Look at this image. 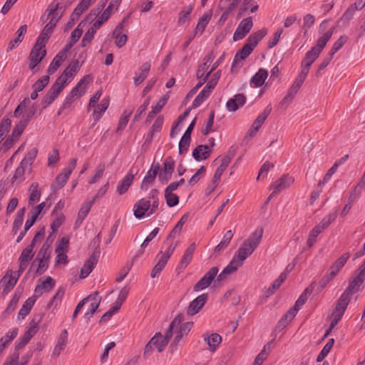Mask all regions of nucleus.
I'll return each mask as SVG.
<instances>
[{
  "label": "nucleus",
  "mask_w": 365,
  "mask_h": 365,
  "mask_svg": "<svg viewBox=\"0 0 365 365\" xmlns=\"http://www.w3.org/2000/svg\"><path fill=\"white\" fill-rule=\"evenodd\" d=\"M263 228L257 227L247 239H246L237 252L234 257L243 264L244 261L250 256L261 242L263 235Z\"/></svg>",
  "instance_id": "obj_1"
},
{
  "label": "nucleus",
  "mask_w": 365,
  "mask_h": 365,
  "mask_svg": "<svg viewBox=\"0 0 365 365\" xmlns=\"http://www.w3.org/2000/svg\"><path fill=\"white\" fill-rule=\"evenodd\" d=\"M158 193V190L153 189L148 197L142 198L135 202L133 210L136 218L141 219L145 216H150L157 211L159 205Z\"/></svg>",
  "instance_id": "obj_2"
},
{
  "label": "nucleus",
  "mask_w": 365,
  "mask_h": 365,
  "mask_svg": "<svg viewBox=\"0 0 365 365\" xmlns=\"http://www.w3.org/2000/svg\"><path fill=\"white\" fill-rule=\"evenodd\" d=\"M267 34L266 29H262L252 34L246 40L245 43L235 54L232 67L235 66L240 61L246 59L257 46V43Z\"/></svg>",
  "instance_id": "obj_3"
},
{
  "label": "nucleus",
  "mask_w": 365,
  "mask_h": 365,
  "mask_svg": "<svg viewBox=\"0 0 365 365\" xmlns=\"http://www.w3.org/2000/svg\"><path fill=\"white\" fill-rule=\"evenodd\" d=\"M365 279V263L363 264L356 269L353 276L349 279V284L344 293L351 297L354 294L360 291L361 286Z\"/></svg>",
  "instance_id": "obj_4"
},
{
  "label": "nucleus",
  "mask_w": 365,
  "mask_h": 365,
  "mask_svg": "<svg viewBox=\"0 0 365 365\" xmlns=\"http://www.w3.org/2000/svg\"><path fill=\"white\" fill-rule=\"evenodd\" d=\"M183 316L181 314H178L174 319L172 321L169 326L168 330L166 331L165 336L161 334H156L153 337H157V341L153 344L154 347H156L159 352L164 350L165 346L168 345L170 338L172 337L173 331L175 327H178L180 323L182 321Z\"/></svg>",
  "instance_id": "obj_5"
},
{
  "label": "nucleus",
  "mask_w": 365,
  "mask_h": 365,
  "mask_svg": "<svg viewBox=\"0 0 365 365\" xmlns=\"http://www.w3.org/2000/svg\"><path fill=\"white\" fill-rule=\"evenodd\" d=\"M178 245V241L172 242L168 245V247L164 252L160 251L158 253L157 257H159L160 259L151 271L150 276L152 278H155L165 267L169 258L175 251Z\"/></svg>",
  "instance_id": "obj_6"
},
{
  "label": "nucleus",
  "mask_w": 365,
  "mask_h": 365,
  "mask_svg": "<svg viewBox=\"0 0 365 365\" xmlns=\"http://www.w3.org/2000/svg\"><path fill=\"white\" fill-rule=\"evenodd\" d=\"M351 297L346 293L343 292L336 302L335 309L332 312L331 327H334L341 320L350 301Z\"/></svg>",
  "instance_id": "obj_7"
},
{
  "label": "nucleus",
  "mask_w": 365,
  "mask_h": 365,
  "mask_svg": "<svg viewBox=\"0 0 365 365\" xmlns=\"http://www.w3.org/2000/svg\"><path fill=\"white\" fill-rule=\"evenodd\" d=\"M80 67L79 61L78 60L74 61L65 68L55 82L64 88L73 79L80 70Z\"/></svg>",
  "instance_id": "obj_8"
},
{
  "label": "nucleus",
  "mask_w": 365,
  "mask_h": 365,
  "mask_svg": "<svg viewBox=\"0 0 365 365\" xmlns=\"http://www.w3.org/2000/svg\"><path fill=\"white\" fill-rule=\"evenodd\" d=\"M45 45L40 42H36L32 48L29 56V68L34 70L44 58L46 55Z\"/></svg>",
  "instance_id": "obj_9"
},
{
  "label": "nucleus",
  "mask_w": 365,
  "mask_h": 365,
  "mask_svg": "<svg viewBox=\"0 0 365 365\" xmlns=\"http://www.w3.org/2000/svg\"><path fill=\"white\" fill-rule=\"evenodd\" d=\"M77 159L73 158L70 160L69 164L60 174L57 175L55 181L52 183L53 190H59L64 186L69 178L73 170L76 168Z\"/></svg>",
  "instance_id": "obj_10"
},
{
  "label": "nucleus",
  "mask_w": 365,
  "mask_h": 365,
  "mask_svg": "<svg viewBox=\"0 0 365 365\" xmlns=\"http://www.w3.org/2000/svg\"><path fill=\"white\" fill-rule=\"evenodd\" d=\"M218 268L217 267H211L207 272L195 284L194 292H200L208 287L214 279L217 277Z\"/></svg>",
  "instance_id": "obj_11"
},
{
  "label": "nucleus",
  "mask_w": 365,
  "mask_h": 365,
  "mask_svg": "<svg viewBox=\"0 0 365 365\" xmlns=\"http://www.w3.org/2000/svg\"><path fill=\"white\" fill-rule=\"evenodd\" d=\"M252 27L253 21L252 17L242 19L233 34V40L236 41L244 38L250 33Z\"/></svg>",
  "instance_id": "obj_12"
},
{
  "label": "nucleus",
  "mask_w": 365,
  "mask_h": 365,
  "mask_svg": "<svg viewBox=\"0 0 365 365\" xmlns=\"http://www.w3.org/2000/svg\"><path fill=\"white\" fill-rule=\"evenodd\" d=\"M192 322L183 323L178 327L174 328V331H176V335L174 338L173 343L170 346L171 351L173 352L177 350L178 344L184 336H187L192 327Z\"/></svg>",
  "instance_id": "obj_13"
},
{
  "label": "nucleus",
  "mask_w": 365,
  "mask_h": 365,
  "mask_svg": "<svg viewBox=\"0 0 365 365\" xmlns=\"http://www.w3.org/2000/svg\"><path fill=\"white\" fill-rule=\"evenodd\" d=\"M272 112V107L270 105L267 106L262 113H260L253 122L250 129L248 130L247 136L250 138L254 137L262 125L264 123L268 115Z\"/></svg>",
  "instance_id": "obj_14"
},
{
  "label": "nucleus",
  "mask_w": 365,
  "mask_h": 365,
  "mask_svg": "<svg viewBox=\"0 0 365 365\" xmlns=\"http://www.w3.org/2000/svg\"><path fill=\"white\" fill-rule=\"evenodd\" d=\"M175 168V160L171 157H168L163 161V168L159 170L158 178L162 182H168L172 175Z\"/></svg>",
  "instance_id": "obj_15"
},
{
  "label": "nucleus",
  "mask_w": 365,
  "mask_h": 365,
  "mask_svg": "<svg viewBox=\"0 0 365 365\" xmlns=\"http://www.w3.org/2000/svg\"><path fill=\"white\" fill-rule=\"evenodd\" d=\"M207 299V294H202L198 296L190 303L187 310V314L190 316H193L197 314L204 307Z\"/></svg>",
  "instance_id": "obj_16"
},
{
  "label": "nucleus",
  "mask_w": 365,
  "mask_h": 365,
  "mask_svg": "<svg viewBox=\"0 0 365 365\" xmlns=\"http://www.w3.org/2000/svg\"><path fill=\"white\" fill-rule=\"evenodd\" d=\"M63 90V88L55 82L42 99L41 103L43 108H46L53 103Z\"/></svg>",
  "instance_id": "obj_17"
},
{
  "label": "nucleus",
  "mask_w": 365,
  "mask_h": 365,
  "mask_svg": "<svg viewBox=\"0 0 365 365\" xmlns=\"http://www.w3.org/2000/svg\"><path fill=\"white\" fill-rule=\"evenodd\" d=\"M18 281V276L14 274L13 272L9 270L0 281V287L3 288V292L7 294L16 285Z\"/></svg>",
  "instance_id": "obj_18"
},
{
  "label": "nucleus",
  "mask_w": 365,
  "mask_h": 365,
  "mask_svg": "<svg viewBox=\"0 0 365 365\" xmlns=\"http://www.w3.org/2000/svg\"><path fill=\"white\" fill-rule=\"evenodd\" d=\"M294 181V179L293 177L289 175H283L279 180L272 184L271 188L274 190V193H279L289 187Z\"/></svg>",
  "instance_id": "obj_19"
},
{
  "label": "nucleus",
  "mask_w": 365,
  "mask_h": 365,
  "mask_svg": "<svg viewBox=\"0 0 365 365\" xmlns=\"http://www.w3.org/2000/svg\"><path fill=\"white\" fill-rule=\"evenodd\" d=\"M91 81V78L90 76H85L83 78H81L79 82L76 84V86L71 90L69 94L75 98L78 99L81 96H83L86 91L88 84Z\"/></svg>",
  "instance_id": "obj_20"
},
{
  "label": "nucleus",
  "mask_w": 365,
  "mask_h": 365,
  "mask_svg": "<svg viewBox=\"0 0 365 365\" xmlns=\"http://www.w3.org/2000/svg\"><path fill=\"white\" fill-rule=\"evenodd\" d=\"M55 286V280L51 277H47L45 280L41 281L39 280L34 290L35 295L36 298L40 297L43 292H49L51 291Z\"/></svg>",
  "instance_id": "obj_21"
},
{
  "label": "nucleus",
  "mask_w": 365,
  "mask_h": 365,
  "mask_svg": "<svg viewBox=\"0 0 365 365\" xmlns=\"http://www.w3.org/2000/svg\"><path fill=\"white\" fill-rule=\"evenodd\" d=\"M242 263H240L234 257L230 263L223 269L221 273L217 275V280L218 282L223 281L227 277L235 272L239 267H242Z\"/></svg>",
  "instance_id": "obj_22"
},
{
  "label": "nucleus",
  "mask_w": 365,
  "mask_h": 365,
  "mask_svg": "<svg viewBox=\"0 0 365 365\" xmlns=\"http://www.w3.org/2000/svg\"><path fill=\"white\" fill-rule=\"evenodd\" d=\"M349 258V253L346 252L341 255L329 268L327 272L332 277H335L344 266Z\"/></svg>",
  "instance_id": "obj_23"
},
{
  "label": "nucleus",
  "mask_w": 365,
  "mask_h": 365,
  "mask_svg": "<svg viewBox=\"0 0 365 365\" xmlns=\"http://www.w3.org/2000/svg\"><path fill=\"white\" fill-rule=\"evenodd\" d=\"M41 255L37 272L42 274L48 267V262L50 259L51 252L48 251V246L43 245L40 250L38 256Z\"/></svg>",
  "instance_id": "obj_24"
},
{
  "label": "nucleus",
  "mask_w": 365,
  "mask_h": 365,
  "mask_svg": "<svg viewBox=\"0 0 365 365\" xmlns=\"http://www.w3.org/2000/svg\"><path fill=\"white\" fill-rule=\"evenodd\" d=\"M68 342V332L66 329H64L60 334L57 342L53 348L52 356L53 357H58L66 348Z\"/></svg>",
  "instance_id": "obj_25"
},
{
  "label": "nucleus",
  "mask_w": 365,
  "mask_h": 365,
  "mask_svg": "<svg viewBox=\"0 0 365 365\" xmlns=\"http://www.w3.org/2000/svg\"><path fill=\"white\" fill-rule=\"evenodd\" d=\"M245 102L246 97L243 94L239 93L227 101L226 107L229 111L234 112L244 106Z\"/></svg>",
  "instance_id": "obj_26"
},
{
  "label": "nucleus",
  "mask_w": 365,
  "mask_h": 365,
  "mask_svg": "<svg viewBox=\"0 0 365 365\" xmlns=\"http://www.w3.org/2000/svg\"><path fill=\"white\" fill-rule=\"evenodd\" d=\"M196 244L192 242L190 245V246L186 249L180 262L178 267V269L183 270L185 269L190 262L192 259L193 253L195 250Z\"/></svg>",
  "instance_id": "obj_27"
},
{
  "label": "nucleus",
  "mask_w": 365,
  "mask_h": 365,
  "mask_svg": "<svg viewBox=\"0 0 365 365\" xmlns=\"http://www.w3.org/2000/svg\"><path fill=\"white\" fill-rule=\"evenodd\" d=\"M31 167L30 165H26V160H21L19 167L16 169L13 176V182L18 181L22 182L24 180L26 173H30Z\"/></svg>",
  "instance_id": "obj_28"
},
{
  "label": "nucleus",
  "mask_w": 365,
  "mask_h": 365,
  "mask_svg": "<svg viewBox=\"0 0 365 365\" xmlns=\"http://www.w3.org/2000/svg\"><path fill=\"white\" fill-rule=\"evenodd\" d=\"M187 220V215H184L180 220L178 222V223L175 225L174 228L171 230L169 235L167 237L166 241L165 242V244H168V245L172 242H174L173 240L180 235L182 226L186 222Z\"/></svg>",
  "instance_id": "obj_29"
},
{
  "label": "nucleus",
  "mask_w": 365,
  "mask_h": 365,
  "mask_svg": "<svg viewBox=\"0 0 365 365\" xmlns=\"http://www.w3.org/2000/svg\"><path fill=\"white\" fill-rule=\"evenodd\" d=\"M94 202L95 198H93L91 200L86 201V202L83 203L78 213V217L75 223L76 226H79L80 225H81L84 219L89 213Z\"/></svg>",
  "instance_id": "obj_30"
},
{
  "label": "nucleus",
  "mask_w": 365,
  "mask_h": 365,
  "mask_svg": "<svg viewBox=\"0 0 365 365\" xmlns=\"http://www.w3.org/2000/svg\"><path fill=\"white\" fill-rule=\"evenodd\" d=\"M203 338L204 341L209 346L210 351L212 352L216 350L217 347L222 341L221 336L216 333L204 334Z\"/></svg>",
  "instance_id": "obj_31"
},
{
  "label": "nucleus",
  "mask_w": 365,
  "mask_h": 365,
  "mask_svg": "<svg viewBox=\"0 0 365 365\" xmlns=\"http://www.w3.org/2000/svg\"><path fill=\"white\" fill-rule=\"evenodd\" d=\"M97 263V259L94 255L91 256L84 263L81 269L80 278L84 279L87 277L89 274L93 271L95 265Z\"/></svg>",
  "instance_id": "obj_32"
},
{
  "label": "nucleus",
  "mask_w": 365,
  "mask_h": 365,
  "mask_svg": "<svg viewBox=\"0 0 365 365\" xmlns=\"http://www.w3.org/2000/svg\"><path fill=\"white\" fill-rule=\"evenodd\" d=\"M211 152L208 145H200L192 151V156L196 160L200 161L208 158Z\"/></svg>",
  "instance_id": "obj_33"
},
{
  "label": "nucleus",
  "mask_w": 365,
  "mask_h": 365,
  "mask_svg": "<svg viewBox=\"0 0 365 365\" xmlns=\"http://www.w3.org/2000/svg\"><path fill=\"white\" fill-rule=\"evenodd\" d=\"M214 58H215V56L212 53H208L204 58L203 63H202L199 66V68L197 71L196 76H197V79H201L205 76V73L207 70L209 66H210V63L213 61Z\"/></svg>",
  "instance_id": "obj_34"
},
{
  "label": "nucleus",
  "mask_w": 365,
  "mask_h": 365,
  "mask_svg": "<svg viewBox=\"0 0 365 365\" xmlns=\"http://www.w3.org/2000/svg\"><path fill=\"white\" fill-rule=\"evenodd\" d=\"M268 76V72L264 68H259V71L252 76L250 84L255 87L262 86Z\"/></svg>",
  "instance_id": "obj_35"
},
{
  "label": "nucleus",
  "mask_w": 365,
  "mask_h": 365,
  "mask_svg": "<svg viewBox=\"0 0 365 365\" xmlns=\"http://www.w3.org/2000/svg\"><path fill=\"white\" fill-rule=\"evenodd\" d=\"M96 0H81L72 13V19H78Z\"/></svg>",
  "instance_id": "obj_36"
},
{
  "label": "nucleus",
  "mask_w": 365,
  "mask_h": 365,
  "mask_svg": "<svg viewBox=\"0 0 365 365\" xmlns=\"http://www.w3.org/2000/svg\"><path fill=\"white\" fill-rule=\"evenodd\" d=\"M112 14V2L110 3L107 9L99 16L97 17L96 20L92 25V27L98 30L101 25L107 21Z\"/></svg>",
  "instance_id": "obj_37"
},
{
  "label": "nucleus",
  "mask_w": 365,
  "mask_h": 365,
  "mask_svg": "<svg viewBox=\"0 0 365 365\" xmlns=\"http://www.w3.org/2000/svg\"><path fill=\"white\" fill-rule=\"evenodd\" d=\"M334 31V27L330 28L322 37H320L318 39L317 43L315 46L312 47L313 48H315L316 51L321 52L323 51L324 48L325 47L327 43L330 40L331 38Z\"/></svg>",
  "instance_id": "obj_38"
},
{
  "label": "nucleus",
  "mask_w": 365,
  "mask_h": 365,
  "mask_svg": "<svg viewBox=\"0 0 365 365\" xmlns=\"http://www.w3.org/2000/svg\"><path fill=\"white\" fill-rule=\"evenodd\" d=\"M65 60L64 52H59L50 63L47 69L48 74L51 75L55 73Z\"/></svg>",
  "instance_id": "obj_39"
},
{
  "label": "nucleus",
  "mask_w": 365,
  "mask_h": 365,
  "mask_svg": "<svg viewBox=\"0 0 365 365\" xmlns=\"http://www.w3.org/2000/svg\"><path fill=\"white\" fill-rule=\"evenodd\" d=\"M133 175L131 173L127 174L124 178L118 183L117 186V191L120 195L124 194L132 185L133 181Z\"/></svg>",
  "instance_id": "obj_40"
},
{
  "label": "nucleus",
  "mask_w": 365,
  "mask_h": 365,
  "mask_svg": "<svg viewBox=\"0 0 365 365\" xmlns=\"http://www.w3.org/2000/svg\"><path fill=\"white\" fill-rule=\"evenodd\" d=\"M150 62H145L142 65L140 68V73L138 75L136 73V76L134 78L135 85L140 84L147 78L150 70Z\"/></svg>",
  "instance_id": "obj_41"
},
{
  "label": "nucleus",
  "mask_w": 365,
  "mask_h": 365,
  "mask_svg": "<svg viewBox=\"0 0 365 365\" xmlns=\"http://www.w3.org/2000/svg\"><path fill=\"white\" fill-rule=\"evenodd\" d=\"M109 105V101L107 98H103L101 100L99 105H98L93 113V118L95 121H98L106 110Z\"/></svg>",
  "instance_id": "obj_42"
},
{
  "label": "nucleus",
  "mask_w": 365,
  "mask_h": 365,
  "mask_svg": "<svg viewBox=\"0 0 365 365\" xmlns=\"http://www.w3.org/2000/svg\"><path fill=\"white\" fill-rule=\"evenodd\" d=\"M160 169L159 163L153 164L151 168L146 173L145 176L143 178L142 187H143L145 184L151 183L154 179L155 178L157 174L158 173Z\"/></svg>",
  "instance_id": "obj_43"
},
{
  "label": "nucleus",
  "mask_w": 365,
  "mask_h": 365,
  "mask_svg": "<svg viewBox=\"0 0 365 365\" xmlns=\"http://www.w3.org/2000/svg\"><path fill=\"white\" fill-rule=\"evenodd\" d=\"M36 300V297H29L22 305L20 311L19 312L18 317L19 319H24L26 315L29 314L31 308L33 307L35 302Z\"/></svg>",
  "instance_id": "obj_44"
},
{
  "label": "nucleus",
  "mask_w": 365,
  "mask_h": 365,
  "mask_svg": "<svg viewBox=\"0 0 365 365\" xmlns=\"http://www.w3.org/2000/svg\"><path fill=\"white\" fill-rule=\"evenodd\" d=\"M287 277V272H283L280 274L278 278L270 285L267 291V295H272L274 292L279 288L281 284L284 282Z\"/></svg>",
  "instance_id": "obj_45"
},
{
  "label": "nucleus",
  "mask_w": 365,
  "mask_h": 365,
  "mask_svg": "<svg viewBox=\"0 0 365 365\" xmlns=\"http://www.w3.org/2000/svg\"><path fill=\"white\" fill-rule=\"evenodd\" d=\"M34 255V244H30L22 251L19 257V262L28 264Z\"/></svg>",
  "instance_id": "obj_46"
},
{
  "label": "nucleus",
  "mask_w": 365,
  "mask_h": 365,
  "mask_svg": "<svg viewBox=\"0 0 365 365\" xmlns=\"http://www.w3.org/2000/svg\"><path fill=\"white\" fill-rule=\"evenodd\" d=\"M320 53L312 48L311 50L307 52L304 58L302 59V66L307 65L311 66L315 60L319 57Z\"/></svg>",
  "instance_id": "obj_47"
},
{
  "label": "nucleus",
  "mask_w": 365,
  "mask_h": 365,
  "mask_svg": "<svg viewBox=\"0 0 365 365\" xmlns=\"http://www.w3.org/2000/svg\"><path fill=\"white\" fill-rule=\"evenodd\" d=\"M233 237V233L232 230H228L222 237L221 242L215 247V253H217L225 250L230 244L232 238Z\"/></svg>",
  "instance_id": "obj_48"
},
{
  "label": "nucleus",
  "mask_w": 365,
  "mask_h": 365,
  "mask_svg": "<svg viewBox=\"0 0 365 365\" xmlns=\"http://www.w3.org/2000/svg\"><path fill=\"white\" fill-rule=\"evenodd\" d=\"M29 192L30 196L29 199V203L32 205L38 202L41 197V192L38 190V184L37 182H34L31 184L29 188Z\"/></svg>",
  "instance_id": "obj_49"
},
{
  "label": "nucleus",
  "mask_w": 365,
  "mask_h": 365,
  "mask_svg": "<svg viewBox=\"0 0 365 365\" xmlns=\"http://www.w3.org/2000/svg\"><path fill=\"white\" fill-rule=\"evenodd\" d=\"M210 19L211 15L209 14H204L202 17L199 19L195 29V35H197L198 33L202 34L204 31Z\"/></svg>",
  "instance_id": "obj_50"
},
{
  "label": "nucleus",
  "mask_w": 365,
  "mask_h": 365,
  "mask_svg": "<svg viewBox=\"0 0 365 365\" xmlns=\"http://www.w3.org/2000/svg\"><path fill=\"white\" fill-rule=\"evenodd\" d=\"M336 217V213H330L325 217L322 219V220L319 222V225L315 226L317 229L320 230V232H322L324 230H325L327 227L329 226L331 223H332Z\"/></svg>",
  "instance_id": "obj_51"
},
{
  "label": "nucleus",
  "mask_w": 365,
  "mask_h": 365,
  "mask_svg": "<svg viewBox=\"0 0 365 365\" xmlns=\"http://www.w3.org/2000/svg\"><path fill=\"white\" fill-rule=\"evenodd\" d=\"M69 241L70 238L68 236H65L61 238L57 242L55 252L68 253L69 251Z\"/></svg>",
  "instance_id": "obj_52"
},
{
  "label": "nucleus",
  "mask_w": 365,
  "mask_h": 365,
  "mask_svg": "<svg viewBox=\"0 0 365 365\" xmlns=\"http://www.w3.org/2000/svg\"><path fill=\"white\" fill-rule=\"evenodd\" d=\"M25 212H26L25 207H23L22 209H21L20 210L18 211V212L16 214V218H15V220L14 221V223H13L12 231L14 233H16L17 231L21 227V225L23 224V221H24V217Z\"/></svg>",
  "instance_id": "obj_53"
},
{
  "label": "nucleus",
  "mask_w": 365,
  "mask_h": 365,
  "mask_svg": "<svg viewBox=\"0 0 365 365\" xmlns=\"http://www.w3.org/2000/svg\"><path fill=\"white\" fill-rule=\"evenodd\" d=\"M334 344V339H330L328 340L327 344L324 346L322 351L319 352L317 358V361L320 362L324 359V358L328 355L329 351H331V348L333 347V345Z\"/></svg>",
  "instance_id": "obj_54"
},
{
  "label": "nucleus",
  "mask_w": 365,
  "mask_h": 365,
  "mask_svg": "<svg viewBox=\"0 0 365 365\" xmlns=\"http://www.w3.org/2000/svg\"><path fill=\"white\" fill-rule=\"evenodd\" d=\"M129 287H124L119 292L117 299L115 300V312L119 310L126 299L128 293H129Z\"/></svg>",
  "instance_id": "obj_55"
},
{
  "label": "nucleus",
  "mask_w": 365,
  "mask_h": 365,
  "mask_svg": "<svg viewBox=\"0 0 365 365\" xmlns=\"http://www.w3.org/2000/svg\"><path fill=\"white\" fill-rule=\"evenodd\" d=\"M192 11V6H189L185 9L182 10L179 14L178 23L180 25H183L188 22L190 19V14Z\"/></svg>",
  "instance_id": "obj_56"
},
{
  "label": "nucleus",
  "mask_w": 365,
  "mask_h": 365,
  "mask_svg": "<svg viewBox=\"0 0 365 365\" xmlns=\"http://www.w3.org/2000/svg\"><path fill=\"white\" fill-rule=\"evenodd\" d=\"M210 95L207 91L204 88L196 96L192 104V108H197L199 107Z\"/></svg>",
  "instance_id": "obj_57"
},
{
  "label": "nucleus",
  "mask_w": 365,
  "mask_h": 365,
  "mask_svg": "<svg viewBox=\"0 0 365 365\" xmlns=\"http://www.w3.org/2000/svg\"><path fill=\"white\" fill-rule=\"evenodd\" d=\"M11 121L9 118H4L0 123V143L6 136L11 128Z\"/></svg>",
  "instance_id": "obj_58"
},
{
  "label": "nucleus",
  "mask_w": 365,
  "mask_h": 365,
  "mask_svg": "<svg viewBox=\"0 0 365 365\" xmlns=\"http://www.w3.org/2000/svg\"><path fill=\"white\" fill-rule=\"evenodd\" d=\"M53 29L46 24L43 29L42 30L40 36L38 37L36 42H40L46 46V41L51 35Z\"/></svg>",
  "instance_id": "obj_59"
},
{
  "label": "nucleus",
  "mask_w": 365,
  "mask_h": 365,
  "mask_svg": "<svg viewBox=\"0 0 365 365\" xmlns=\"http://www.w3.org/2000/svg\"><path fill=\"white\" fill-rule=\"evenodd\" d=\"M348 37L346 36H341L337 41H336L331 50L329 53L331 56H333L347 42Z\"/></svg>",
  "instance_id": "obj_60"
},
{
  "label": "nucleus",
  "mask_w": 365,
  "mask_h": 365,
  "mask_svg": "<svg viewBox=\"0 0 365 365\" xmlns=\"http://www.w3.org/2000/svg\"><path fill=\"white\" fill-rule=\"evenodd\" d=\"M77 99L75 98V97L68 94L63 101V103L58 111V114L64 110H72L73 108V103Z\"/></svg>",
  "instance_id": "obj_61"
},
{
  "label": "nucleus",
  "mask_w": 365,
  "mask_h": 365,
  "mask_svg": "<svg viewBox=\"0 0 365 365\" xmlns=\"http://www.w3.org/2000/svg\"><path fill=\"white\" fill-rule=\"evenodd\" d=\"M133 113V110H125L120 118L118 130H123L128 124L130 116Z\"/></svg>",
  "instance_id": "obj_62"
},
{
  "label": "nucleus",
  "mask_w": 365,
  "mask_h": 365,
  "mask_svg": "<svg viewBox=\"0 0 365 365\" xmlns=\"http://www.w3.org/2000/svg\"><path fill=\"white\" fill-rule=\"evenodd\" d=\"M96 31L97 30L92 26L88 29V30L84 34L83 38L81 41V46L83 47L86 46L88 44H89L91 42V41L94 38Z\"/></svg>",
  "instance_id": "obj_63"
},
{
  "label": "nucleus",
  "mask_w": 365,
  "mask_h": 365,
  "mask_svg": "<svg viewBox=\"0 0 365 365\" xmlns=\"http://www.w3.org/2000/svg\"><path fill=\"white\" fill-rule=\"evenodd\" d=\"M35 113H36V110H35L34 107L25 110L22 115L21 118L19 122L27 126L31 120V119L34 116Z\"/></svg>",
  "instance_id": "obj_64"
}]
</instances>
